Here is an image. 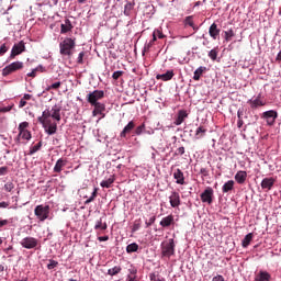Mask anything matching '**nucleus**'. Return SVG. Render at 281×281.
<instances>
[{"label":"nucleus","instance_id":"3c124183","mask_svg":"<svg viewBox=\"0 0 281 281\" xmlns=\"http://www.w3.org/2000/svg\"><path fill=\"white\" fill-rule=\"evenodd\" d=\"M4 190L5 192H12V190H14V184L12 182H7L4 184Z\"/></svg>","mask_w":281,"mask_h":281},{"label":"nucleus","instance_id":"c756f323","mask_svg":"<svg viewBox=\"0 0 281 281\" xmlns=\"http://www.w3.org/2000/svg\"><path fill=\"white\" fill-rule=\"evenodd\" d=\"M232 190H234V180H228L222 187V191L224 192V194H227V192H232Z\"/></svg>","mask_w":281,"mask_h":281},{"label":"nucleus","instance_id":"c9c22d12","mask_svg":"<svg viewBox=\"0 0 281 281\" xmlns=\"http://www.w3.org/2000/svg\"><path fill=\"white\" fill-rule=\"evenodd\" d=\"M95 196H98V188H94L91 196L85 201V205H89V203H93V201H95Z\"/></svg>","mask_w":281,"mask_h":281},{"label":"nucleus","instance_id":"7c9ffc66","mask_svg":"<svg viewBox=\"0 0 281 281\" xmlns=\"http://www.w3.org/2000/svg\"><path fill=\"white\" fill-rule=\"evenodd\" d=\"M115 183V176H111L109 179L101 181V188H111Z\"/></svg>","mask_w":281,"mask_h":281},{"label":"nucleus","instance_id":"f704fd0d","mask_svg":"<svg viewBox=\"0 0 281 281\" xmlns=\"http://www.w3.org/2000/svg\"><path fill=\"white\" fill-rule=\"evenodd\" d=\"M122 271V267L115 266L114 268H111L108 270V276H117Z\"/></svg>","mask_w":281,"mask_h":281},{"label":"nucleus","instance_id":"a19ab883","mask_svg":"<svg viewBox=\"0 0 281 281\" xmlns=\"http://www.w3.org/2000/svg\"><path fill=\"white\" fill-rule=\"evenodd\" d=\"M224 34H225V41L227 43H229V41H232V38H234V36H235L234 30H232V29L229 31H225Z\"/></svg>","mask_w":281,"mask_h":281},{"label":"nucleus","instance_id":"39448f33","mask_svg":"<svg viewBox=\"0 0 281 281\" xmlns=\"http://www.w3.org/2000/svg\"><path fill=\"white\" fill-rule=\"evenodd\" d=\"M20 245L24 249H36V247H38V245L41 244L38 243V239H36L35 237L27 236L20 241Z\"/></svg>","mask_w":281,"mask_h":281},{"label":"nucleus","instance_id":"2eb2a0df","mask_svg":"<svg viewBox=\"0 0 281 281\" xmlns=\"http://www.w3.org/2000/svg\"><path fill=\"white\" fill-rule=\"evenodd\" d=\"M247 104H249L250 109H258L260 106H265V102L260 100V94L256 99H249L247 101Z\"/></svg>","mask_w":281,"mask_h":281},{"label":"nucleus","instance_id":"cd10ccee","mask_svg":"<svg viewBox=\"0 0 281 281\" xmlns=\"http://www.w3.org/2000/svg\"><path fill=\"white\" fill-rule=\"evenodd\" d=\"M205 71H207L206 67L200 66L194 72H193V80H201V77L203 76V74H205Z\"/></svg>","mask_w":281,"mask_h":281},{"label":"nucleus","instance_id":"f8f14e48","mask_svg":"<svg viewBox=\"0 0 281 281\" xmlns=\"http://www.w3.org/2000/svg\"><path fill=\"white\" fill-rule=\"evenodd\" d=\"M94 106L92 111V117H97L98 115H102L106 111V105L104 103H94L92 104Z\"/></svg>","mask_w":281,"mask_h":281},{"label":"nucleus","instance_id":"6e6552de","mask_svg":"<svg viewBox=\"0 0 281 281\" xmlns=\"http://www.w3.org/2000/svg\"><path fill=\"white\" fill-rule=\"evenodd\" d=\"M23 52H25V42L24 41H21L18 44H14L11 49V54L9 56L10 60H14L16 58V56L23 54Z\"/></svg>","mask_w":281,"mask_h":281},{"label":"nucleus","instance_id":"a211bd4d","mask_svg":"<svg viewBox=\"0 0 281 281\" xmlns=\"http://www.w3.org/2000/svg\"><path fill=\"white\" fill-rule=\"evenodd\" d=\"M273 186H276V180L273 178H265L261 181V188L262 190H271V188H273Z\"/></svg>","mask_w":281,"mask_h":281},{"label":"nucleus","instance_id":"5fc2aeb1","mask_svg":"<svg viewBox=\"0 0 281 281\" xmlns=\"http://www.w3.org/2000/svg\"><path fill=\"white\" fill-rule=\"evenodd\" d=\"M157 221L156 216H151L148 221L145 222L146 227H150Z\"/></svg>","mask_w":281,"mask_h":281},{"label":"nucleus","instance_id":"bf43d9fd","mask_svg":"<svg viewBox=\"0 0 281 281\" xmlns=\"http://www.w3.org/2000/svg\"><path fill=\"white\" fill-rule=\"evenodd\" d=\"M8 52V46H5V44H2L0 46V56H3V54H5Z\"/></svg>","mask_w":281,"mask_h":281},{"label":"nucleus","instance_id":"0e129e2a","mask_svg":"<svg viewBox=\"0 0 281 281\" xmlns=\"http://www.w3.org/2000/svg\"><path fill=\"white\" fill-rule=\"evenodd\" d=\"M26 104H27V101H25V99H21L19 103V109H23V106H25Z\"/></svg>","mask_w":281,"mask_h":281},{"label":"nucleus","instance_id":"37998d69","mask_svg":"<svg viewBox=\"0 0 281 281\" xmlns=\"http://www.w3.org/2000/svg\"><path fill=\"white\" fill-rule=\"evenodd\" d=\"M142 227V220H135L133 227H132V232H138V229H140Z\"/></svg>","mask_w":281,"mask_h":281},{"label":"nucleus","instance_id":"ddd939ff","mask_svg":"<svg viewBox=\"0 0 281 281\" xmlns=\"http://www.w3.org/2000/svg\"><path fill=\"white\" fill-rule=\"evenodd\" d=\"M209 34L213 41H216L218 36H221V29H218V25L216 23L211 24L209 29Z\"/></svg>","mask_w":281,"mask_h":281},{"label":"nucleus","instance_id":"b1692460","mask_svg":"<svg viewBox=\"0 0 281 281\" xmlns=\"http://www.w3.org/2000/svg\"><path fill=\"white\" fill-rule=\"evenodd\" d=\"M71 30H74L71 21L65 20V24L60 25V34H67V32H71Z\"/></svg>","mask_w":281,"mask_h":281},{"label":"nucleus","instance_id":"4be33fe9","mask_svg":"<svg viewBox=\"0 0 281 281\" xmlns=\"http://www.w3.org/2000/svg\"><path fill=\"white\" fill-rule=\"evenodd\" d=\"M255 281H271V274L267 271H259L256 276Z\"/></svg>","mask_w":281,"mask_h":281},{"label":"nucleus","instance_id":"f3484780","mask_svg":"<svg viewBox=\"0 0 281 281\" xmlns=\"http://www.w3.org/2000/svg\"><path fill=\"white\" fill-rule=\"evenodd\" d=\"M173 179H176V183H178L179 186L186 184V177H183V171H181V169H177L173 172Z\"/></svg>","mask_w":281,"mask_h":281},{"label":"nucleus","instance_id":"e2e57ef3","mask_svg":"<svg viewBox=\"0 0 281 281\" xmlns=\"http://www.w3.org/2000/svg\"><path fill=\"white\" fill-rule=\"evenodd\" d=\"M212 281H225V278L223 276H221V274H217L216 277H214L212 279Z\"/></svg>","mask_w":281,"mask_h":281},{"label":"nucleus","instance_id":"c03bdc74","mask_svg":"<svg viewBox=\"0 0 281 281\" xmlns=\"http://www.w3.org/2000/svg\"><path fill=\"white\" fill-rule=\"evenodd\" d=\"M56 267H58V261H56L54 259H49V262L47 265V269L49 271H52V269H56Z\"/></svg>","mask_w":281,"mask_h":281},{"label":"nucleus","instance_id":"bb28decb","mask_svg":"<svg viewBox=\"0 0 281 281\" xmlns=\"http://www.w3.org/2000/svg\"><path fill=\"white\" fill-rule=\"evenodd\" d=\"M133 128H135V122L131 121L128 122V124L123 128V131L120 134V137H126V135H128V133H131V131H133Z\"/></svg>","mask_w":281,"mask_h":281},{"label":"nucleus","instance_id":"412c9836","mask_svg":"<svg viewBox=\"0 0 281 281\" xmlns=\"http://www.w3.org/2000/svg\"><path fill=\"white\" fill-rule=\"evenodd\" d=\"M186 117H188V112H186V110H180L178 112V116L175 121L176 126H181V124H183Z\"/></svg>","mask_w":281,"mask_h":281},{"label":"nucleus","instance_id":"6e6d98bb","mask_svg":"<svg viewBox=\"0 0 281 281\" xmlns=\"http://www.w3.org/2000/svg\"><path fill=\"white\" fill-rule=\"evenodd\" d=\"M243 115H245V109L244 108H239L238 111H237L238 120H243Z\"/></svg>","mask_w":281,"mask_h":281},{"label":"nucleus","instance_id":"72a5a7b5","mask_svg":"<svg viewBox=\"0 0 281 281\" xmlns=\"http://www.w3.org/2000/svg\"><path fill=\"white\" fill-rule=\"evenodd\" d=\"M137 249H139V245H137L136 243L130 244L126 247L127 254H135V251H137Z\"/></svg>","mask_w":281,"mask_h":281},{"label":"nucleus","instance_id":"f03ea898","mask_svg":"<svg viewBox=\"0 0 281 281\" xmlns=\"http://www.w3.org/2000/svg\"><path fill=\"white\" fill-rule=\"evenodd\" d=\"M160 249L162 258H170L171 256H175V239L170 238L166 241H162Z\"/></svg>","mask_w":281,"mask_h":281},{"label":"nucleus","instance_id":"8fccbe9b","mask_svg":"<svg viewBox=\"0 0 281 281\" xmlns=\"http://www.w3.org/2000/svg\"><path fill=\"white\" fill-rule=\"evenodd\" d=\"M145 128H146V125L143 123L142 125L136 127L135 134L136 135H142V133H144Z\"/></svg>","mask_w":281,"mask_h":281},{"label":"nucleus","instance_id":"de8ad7c7","mask_svg":"<svg viewBox=\"0 0 281 281\" xmlns=\"http://www.w3.org/2000/svg\"><path fill=\"white\" fill-rule=\"evenodd\" d=\"M184 23L190 27H194V20L192 19V15L187 16Z\"/></svg>","mask_w":281,"mask_h":281},{"label":"nucleus","instance_id":"13d9d810","mask_svg":"<svg viewBox=\"0 0 281 281\" xmlns=\"http://www.w3.org/2000/svg\"><path fill=\"white\" fill-rule=\"evenodd\" d=\"M175 155H186V147H179L176 150Z\"/></svg>","mask_w":281,"mask_h":281},{"label":"nucleus","instance_id":"c85d7f7f","mask_svg":"<svg viewBox=\"0 0 281 281\" xmlns=\"http://www.w3.org/2000/svg\"><path fill=\"white\" fill-rule=\"evenodd\" d=\"M251 240H254V233H249L244 237L241 241V247H244V249H247V246L251 244Z\"/></svg>","mask_w":281,"mask_h":281},{"label":"nucleus","instance_id":"ea45409f","mask_svg":"<svg viewBox=\"0 0 281 281\" xmlns=\"http://www.w3.org/2000/svg\"><path fill=\"white\" fill-rule=\"evenodd\" d=\"M154 41H157V38H166V35L160 30H155L153 33Z\"/></svg>","mask_w":281,"mask_h":281},{"label":"nucleus","instance_id":"dca6fc26","mask_svg":"<svg viewBox=\"0 0 281 281\" xmlns=\"http://www.w3.org/2000/svg\"><path fill=\"white\" fill-rule=\"evenodd\" d=\"M52 112L49 109H46L43 111L42 116L37 117V122H40V124H44L46 122H52Z\"/></svg>","mask_w":281,"mask_h":281},{"label":"nucleus","instance_id":"4c0bfd02","mask_svg":"<svg viewBox=\"0 0 281 281\" xmlns=\"http://www.w3.org/2000/svg\"><path fill=\"white\" fill-rule=\"evenodd\" d=\"M209 58H211V60H216V58H218V48H213L209 52Z\"/></svg>","mask_w":281,"mask_h":281},{"label":"nucleus","instance_id":"052dcab7","mask_svg":"<svg viewBox=\"0 0 281 281\" xmlns=\"http://www.w3.org/2000/svg\"><path fill=\"white\" fill-rule=\"evenodd\" d=\"M8 175V167H0V177Z\"/></svg>","mask_w":281,"mask_h":281},{"label":"nucleus","instance_id":"f257e3e1","mask_svg":"<svg viewBox=\"0 0 281 281\" xmlns=\"http://www.w3.org/2000/svg\"><path fill=\"white\" fill-rule=\"evenodd\" d=\"M74 49H76V38L66 37L59 43V53L61 56L71 58V56H74Z\"/></svg>","mask_w":281,"mask_h":281},{"label":"nucleus","instance_id":"a18cd8bd","mask_svg":"<svg viewBox=\"0 0 281 281\" xmlns=\"http://www.w3.org/2000/svg\"><path fill=\"white\" fill-rule=\"evenodd\" d=\"M155 37H153V40L148 43V44H146L145 46H144V49H143V54L145 53V52H150V47H153V45H155Z\"/></svg>","mask_w":281,"mask_h":281},{"label":"nucleus","instance_id":"9b49d317","mask_svg":"<svg viewBox=\"0 0 281 281\" xmlns=\"http://www.w3.org/2000/svg\"><path fill=\"white\" fill-rule=\"evenodd\" d=\"M169 203L171 207H179L181 205V195H179V192L172 191L169 196Z\"/></svg>","mask_w":281,"mask_h":281},{"label":"nucleus","instance_id":"393cba45","mask_svg":"<svg viewBox=\"0 0 281 281\" xmlns=\"http://www.w3.org/2000/svg\"><path fill=\"white\" fill-rule=\"evenodd\" d=\"M175 223V216L168 215L160 221L161 227H170Z\"/></svg>","mask_w":281,"mask_h":281},{"label":"nucleus","instance_id":"a878e982","mask_svg":"<svg viewBox=\"0 0 281 281\" xmlns=\"http://www.w3.org/2000/svg\"><path fill=\"white\" fill-rule=\"evenodd\" d=\"M67 166V160L59 158L54 167V172H63V168Z\"/></svg>","mask_w":281,"mask_h":281},{"label":"nucleus","instance_id":"473e14b6","mask_svg":"<svg viewBox=\"0 0 281 281\" xmlns=\"http://www.w3.org/2000/svg\"><path fill=\"white\" fill-rule=\"evenodd\" d=\"M43 148V142H38L35 146L30 147L29 155H34L35 153H38Z\"/></svg>","mask_w":281,"mask_h":281},{"label":"nucleus","instance_id":"5701e85b","mask_svg":"<svg viewBox=\"0 0 281 281\" xmlns=\"http://www.w3.org/2000/svg\"><path fill=\"white\" fill-rule=\"evenodd\" d=\"M49 111L53 120H56V122H60V106L54 105Z\"/></svg>","mask_w":281,"mask_h":281},{"label":"nucleus","instance_id":"58836bf2","mask_svg":"<svg viewBox=\"0 0 281 281\" xmlns=\"http://www.w3.org/2000/svg\"><path fill=\"white\" fill-rule=\"evenodd\" d=\"M133 8H135V3L127 2L125 4L124 14H126V16H128V14H131V11L133 10Z\"/></svg>","mask_w":281,"mask_h":281},{"label":"nucleus","instance_id":"49530a36","mask_svg":"<svg viewBox=\"0 0 281 281\" xmlns=\"http://www.w3.org/2000/svg\"><path fill=\"white\" fill-rule=\"evenodd\" d=\"M122 76H124V71L117 70V71L113 72L112 78H113V80H120V78H122Z\"/></svg>","mask_w":281,"mask_h":281},{"label":"nucleus","instance_id":"603ef678","mask_svg":"<svg viewBox=\"0 0 281 281\" xmlns=\"http://www.w3.org/2000/svg\"><path fill=\"white\" fill-rule=\"evenodd\" d=\"M61 85H63V83H61L60 81H57V82L50 85V86L47 88V91H49V90H52V89H60V86H61Z\"/></svg>","mask_w":281,"mask_h":281},{"label":"nucleus","instance_id":"69168bd1","mask_svg":"<svg viewBox=\"0 0 281 281\" xmlns=\"http://www.w3.org/2000/svg\"><path fill=\"white\" fill-rule=\"evenodd\" d=\"M102 220L98 221L97 224L94 225V229H102Z\"/></svg>","mask_w":281,"mask_h":281},{"label":"nucleus","instance_id":"680f3d73","mask_svg":"<svg viewBox=\"0 0 281 281\" xmlns=\"http://www.w3.org/2000/svg\"><path fill=\"white\" fill-rule=\"evenodd\" d=\"M10 111H12V106L0 108V113H10Z\"/></svg>","mask_w":281,"mask_h":281},{"label":"nucleus","instance_id":"1a4fd4ad","mask_svg":"<svg viewBox=\"0 0 281 281\" xmlns=\"http://www.w3.org/2000/svg\"><path fill=\"white\" fill-rule=\"evenodd\" d=\"M261 117L267 121L268 126H273L278 120V111L269 110L262 113Z\"/></svg>","mask_w":281,"mask_h":281},{"label":"nucleus","instance_id":"774afa93","mask_svg":"<svg viewBox=\"0 0 281 281\" xmlns=\"http://www.w3.org/2000/svg\"><path fill=\"white\" fill-rule=\"evenodd\" d=\"M9 206H10V203H8V202H0V207L5 209V207H9Z\"/></svg>","mask_w":281,"mask_h":281},{"label":"nucleus","instance_id":"e433bc0d","mask_svg":"<svg viewBox=\"0 0 281 281\" xmlns=\"http://www.w3.org/2000/svg\"><path fill=\"white\" fill-rule=\"evenodd\" d=\"M37 71H42L43 72L45 70H44L43 66H38V67L34 68L31 72H29L27 77L29 78H36V72Z\"/></svg>","mask_w":281,"mask_h":281},{"label":"nucleus","instance_id":"79ce46f5","mask_svg":"<svg viewBox=\"0 0 281 281\" xmlns=\"http://www.w3.org/2000/svg\"><path fill=\"white\" fill-rule=\"evenodd\" d=\"M29 126H30V123L27 121H24V122L20 123L19 126H18L19 133H21L23 131H27Z\"/></svg>","mask_w":281,"mask_h":281},{"label":"nucleus","instance_id":"aec40b11","mask_svg":"<svg viewBox=\"0 0 281 281\" xmlns=\"http://www.w3.org/2000/svg\"><path fill=\"white\" fill-rule=\"evenodd\" d=\"M235 181H237L239 186H243V183L247 181V171H237V173L235 175Z\"/></svg>","mask_w":281,"mask_h":281},{"label":"nucleus","instance_id":"423d86ee","mask_svg":"<svg viewBox=\"0 0 281 281\" xmlns=\"http://www.w3.org/2000/svg\"><path fill=\"white\" fill-rule=\"evenodd\" d=\"M202 203H207V205H212L214 202V189L212 187H207L201 194H200Z\"/></svg>","mask_w":281,"mask_h":281},{"label":"nucleus","instance_id":"4468645a","mask_svg":"<svg viewBox=\"0 0 281 281\" xmlns=\"http://www.w3.org/2000/svg\"><path fill=\"white\" fill-rule=\"evenodd\" d=\"M21 139H26V142H30V139H32V132L27 130L19 132L15 138L16 144H21Z\"/></svg>","mask_w":281,"mask_h":281},{"label":"nucleus","instance_id":"6ab92c4d","mask_svg":"<svg viewBox=\"0 0 281 281\" xmlns=\"http://www.w3.org/2000/svg\"><path fill=\"white\" fill-rule=\"evenodd\" d=\"M171 78H175V70H167L166 74L156 76V80H162L164 82H168Z\"/></svg>","mask_w":281,"mask_h":281},{"label":"nucleus","instance_id":"20e7f679","mask_svg":"<svg viewBox=\"0 0 281 281\" xmlns=\"http://www.w3.org/2000/svg\"><path fill=\"white\" fill-rule=\"evenodd\" d=\"M35 216L43 223L49 218V205L40 204L34 210Z\"/></svg>","mask_w":281,"mask_h":281},{"label":"nucleus","instance_id":"864d4df0","mask_svg":"<svg viewBox=\"0 0 281 281\" xmlns=\"http://www.w3.org/2000/svg\"><path fill=\"white\" fill-rule=\"evenodd\" d=\"M8 225H10V221L0 217V229H2V227H8Z\"/></svg>","mask_w":281,"mask_h":281},{"label":"nucleus","instance_id":"0eeeda50","mask_svg":"<svg viewBox=\"0 0 281 281\" xmlns=\"http://www.w3.org/2000/svg\"><path fill=\"white\" fill-rule=\"evenodd\" d=\"M102 98H104V92L102 90H94V91L88 93L87 102H89V104H91V105L100 104V102H98V100H102Z\"/></svg>","mask_w":281,"mask_h":281},{"label":"nucleus","instance_id":"09e8293b","mask_svg":"<svg viewBox=\"0 0 281 281\" xmlns=\"http://www.w3.org/2000/svg\"><path fill=\"white\" fill-rule=\"evenodd\" d=\"M77 64L85 65V52L79 53L78 58H77Z\"/></svg>","mask_w":281,"mask_h":281},{"label":"nucleus","instance_id":"4d7b16f0","mask_svg":"<svg viewBox=\"0 0 281 281\" xmlns=\"http://www.w3.org/2000/svg\"><path fill=\"white\" fill-rule=\"evenodd\" d=\"M200 175H202V177H209L210 170H207V168H201Z\"/></svg>","mask_w":281,"mask_h":281},{"label":"nucleus","instance_id":"7ed1b4c3","mask_svg":"<svg viewBox=\"0 0 281 281\" xmlns=\"http://www.w3.org/2000/svg\"><path fill=\"white\" fill-rule=\"evenodd\" d=\"M23 67H25L23 61H13V63L9 64L8 66H5L2 69V76L4 78L8 77V76H11V74H14L16 71H21V69H23Z\"/></svg>","mask_w":281,"mask_h":281},{"label":"nucleus","instance_id":"338daca9","mask_svg":"<svg viewBox=\"0 0 281 281\" xmlns=\"http://www.w3.org/2000/svg\"><path fill=\"white\" fill-rule=\"evenodd\" d=\"M98 240L100 243H106V240H109V236H101V237H98Z\"/></svg>","mask_w":281,"mask_h":281},{"label":"nucleus","instance_id":"2f4dec72","mask_svg":"<svg viewBox=\"0 0 281 281\" xmlns=\"http://www.w3.org/2000/svg\"><path fill=\"white\" fill-rule=\"evenodd\" d=\"M205 133H207V130H206L205 127H203V126H200V127H198L196 131H195V137H196L198 139H201V137H204V136H205Z\"/></svg>","mask_w":281,"mask_h":281},{"label":"nucleus","instance_id":"9d476101","mask_svg":"<svg viewBox=\"0 0 281 281\" xmlns=\"http://www.w3.org/2000/svg\"><path fill=\"white\" fill-rule=\"evenodd\" d=\"M42 126L47 133V135H56V132L58 131V123L48 121L46 123H42Z\"/></svg>","mask_w":281,"mask_h":281}]
</instances>
